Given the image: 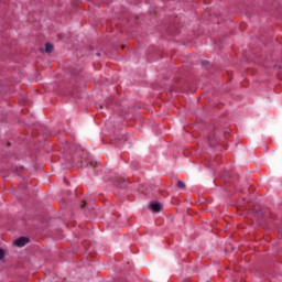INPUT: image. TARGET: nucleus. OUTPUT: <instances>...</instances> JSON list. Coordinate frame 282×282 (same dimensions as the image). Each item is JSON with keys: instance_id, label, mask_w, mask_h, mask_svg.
Returning <instances> with one entry per match:
<instances>
[{"instance_id": "1", "label": "nucleus", "mask_w": 282, "mask_h": 282, "mask_svg": "<svg viewBox=\"0 0 282 282\" xmlns=\"http://www.w3.org/2000/svg\"><path fill=\"white\" fill-rule=\"evenodd\" d=\"M14 243L18 246V248H23V246L30 243V239L26 237H20L14 241Z\"/></svg>"}, {"instance_id": "2", "label": "nucleus", "mask_w": 282, "mask_h": 282, "mask_svg": "<svg viewBox=\"0 0 282 282\" xmlns=\"http://www.w3.org/2000/svg\"><path fill=\"white\" fill-rule=\"evenodd\" d=\"M150 208L151 210H153V213H160L163 208L162 204L158 203V202H153L150 204Z\"/></svg>"}, {"instance_id": "3", "label": "nucleus", "mask_w": 282, "mask_h": 282, "mask_svg": "<svg viewBox=\"0 0 282 282\" xmlns=\"http://www.w3.org/2000/svg\"><path fill=\"white\" fill-rule=\"evenodd\" d=\"M45 52L47 54H52V52H54V45L52 43H46L45 44Z\"/></svg>"}, {"instance_id": "4", "label": "nucleus", "mask_w": 282, "mask_h": 282, "mask_svg": "<svg viewBox=\"0 0 282 282\" xmlns=\"http://www.w3.org/2000/svg\"><path fill=\"white\" fill-rule=\"evenodd\" d=\"M176 186L177 188H186V184L183 181H177Z\"/></svg>"}, {"instance_id": "5", "label": "nucleus", "mask_w": 282, "mask_h": 282, "mask_svg": "<svg viewBox=\"0 0 282 282\" xmlns=\"http://www.w3.org/2000/svg\"><path fill=\"white\" fill-rule=\"evenodd\" d=\"M88 166H90V167H93V169H96V166H98V162H96V161H90V162L88 163Z\"/></svg>"}, {"instance_id": "6", "label": "nucleus", "mask_w": 282, "mask_h": 282, "mask_svg": "<svg viewBox=\"0 0 282 282\" xmlns=\"http://www.w3.org/2000/svg\"><path fill=\"white\" fill-rule=\"evenodd\" d=\"M6 259V250L0 249V261Z\"/></svg>"}, {"instance_id": "7", "label": "nucleus", "mask_w": 282, "mask_h": 282, "mask_svg": "<svg viewBox=\"0 0 282 282\" xmlns=\"http://www.w3.org/2000/svg\"><path fill=\"white\" fill-rule=\"evenodd\" d=\"M209 144H210V147H215L216 144H217V141H215V140H210V138H209Z\"/></svg>"}, {"instance_id": "8", "label": "nucleus", "mask_w": 282, "mask_h": 282, "mask_svg": "<svg viewBox=\"0 0 282 282\" xmlns=\"http://www.w3.org/2000/svg\"><path fill=\"white\" fill-rule=\"evenodd\" d=\"M85 206H87V203L85 200H83L80 208H85Z\"/></svg>"}]
</instances>
